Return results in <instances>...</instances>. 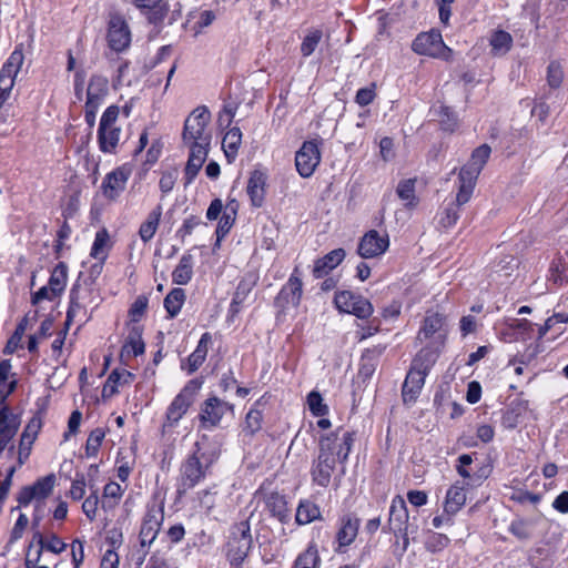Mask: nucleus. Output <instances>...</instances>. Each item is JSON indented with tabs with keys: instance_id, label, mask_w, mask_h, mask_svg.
Here are the masks:
<instances>
[{
	"instance_id": "1",
	"label": "nucleus",
	"mask_w": 568,
	"mask_h": 568,
	"mask_svg": "<svg viewBox=\"0 0 568 568\" xmlns=\"http://www.w3.org/2000/svg\"><path fill=\"white\" fill-rule=\"evenodd\" d=\"M219 456L220 454L215 449L202 450L200 443L196 442L194 450L187 455L180 466L178 495L181 497L199 485L206 477Z\"/></svg>"
},
{
	"instance_id": "2",
	"label": "nucleus",
	"mask_w": 568,
	"mask_h": 568,
	"mask_svg": "<svg viewBox=\"0 0 568 568\" xmlns=\"http://www.w3.org/2000/svg\"><path fill=\"white\" fill-rule=\"evenodd\" d=\"M211 113L205 105L197 106L185 119L182 141L189 150H195L197 153L209 152L212 140V132L209 129Z\"/></svg>"
},
{
	"instance_id": "3",
	"label": "nucleus",
	"mask_w": 568,
	"mask_h": 568,
	"mask_svg": "<svg viewBox=\"0 0 568 568\" xmlns=\"http://www.w3.org/2000/svg\"><path fill=\"white\" fill-rule=\"evenodd\" d=\"M338 433H331L329 435L322 436L318 445V456L313 460L311 467L312 481L323 488H326L332 478V474L336 466V458L334 452L336 448V440Z\"/></svg>"
},
{
	"instance_id": "4",
	"label": "nucleus",
	"mask_w": 568,
	"mask_h": 568,
	"mask_svg": "<svg viewBox=\"0 0 568 568\" xmlns=\"http://www.w3.org/2000/svg\"><path fill=\"white\" fill-rule=\"evenodd\" d=\"M131 3L140 11L141 16L151 24L156 32H161L164 21L174 24L182 16V4L176 1L173 8L165 0H131Z\"/></svg>"
},
{
	"instance_id": "5",
	"label": "nucleus",
	"mask_w": 568,
	"mask_h": 568,
	"mask_svg": "<svg viewBox=\"0 0 568 568\" xmlns=\"http://www.w3.org/2000/svg\"><path fill=\"white\" fill-rule=\"evenodd\" d=\"M412 50L416 54L427 55L447 62L453 59V50L445 44L442 33L437 29L418 33L412 42Z\"/></svg>"
},
{
	"instance_id": "6",
	"label": "nucleus",
	"mask_w": 568,
	"mask_h": 568,
	"mask_svg": "<svg viewBox=\"0 0 568 568\" xmlns=\"http://www.w3.org/2000/svg\"><path fill=\"white\" fill-rule=\"evenodd\" d=\"M253 539L248 521H241L233 527L227 541L226 557L231 566L240 568L252 548Z\"/></svg>"
},
{
	"instance_id": "7",
	"label": "nucleus",
	"mask_w": 568,
	"mask_h": 568,
	"mask_svg": "<svg viewBox=\"0 0 568 568\" xmlns=\"http://www.w3.org/2000/svg\"><path fill=\"white\" fill-rule=\"evenodd\" d=\"M203 381L193 378L189 381L182 390L174 397L166 409L165 426L174 427L185 415L190 406L194 402L196 393L201 389Z\"/></svg>"
},
{
	"instance_id": "8",
	"label": "nucleus",
	"mask_w": 568,
	"mask_h": 568,
	"mask_svg": "<svg viewBox=\"0 0 568 568\" xmlns=\"http://www.w3.org/2000/svg\"><path fill=\"white\" fill-rule=\"evenodd\" d=\"M24 61L23 44L19 43L0 70V109L11 95L14 80Z\"/></svg>"
},
{
	"instance_id": "9",
	"label": "nucleus",
	"mask_w": 568,
	"mask_h": 568,
	"mask_svg": "<svg viewBox=\"0 0 568 568\" xmlns=\"http://www.w3.org/2000/svg\"><path fill=\"white\" fill-rule=\"evenodd\" d=\"M303 295V282L298 267H295L287 282L282 286L274 300L280 314H286L291 307H298Z\"/></svg>"
},
{
	"instance_id": "10",
	"label": "nucleus",
	"mask_w": 568,
	"mask_h": 568,
	"mask_svg": "<svg viewBox=\"0 0 568 568\" xmlns=\"http://www.w3.org/2000/svg\"><path fill=\"white\" fill-rule=\"evenodd\" d=\"M334 304L339 312L353 314L361 320L368 318L374 311L367 298L352 291L336 292Z\"/></svg>"
},
{
	"instance_id": "11",
	"label": "nucleus",
	"mask_w": 568,
	"mask_h": 568,
	"mask_svg": "<svg viewBox=\"0 0 568 568\" xmlns=\"http://www.w3.org/2000/svg\"><path fill=\"white\" fill-rule=\"evenodd\" d=\"M55 484V475L49 474L39 478L30 486H24L18 494L19 506H28L32 500L37 503V508L44 506V499L50 496Z\"/></svg>"
},
{
	"instance_id": "12",
	"label": "nucleus",
	"mask_w": 568,
	"mask_h": 568,
	"mask_svg": "<svg viewBox=\"0 0 568 568\" xmlns=\"http://www.w3.org/2000/svg\"><path fill=\"white\" fill-rule=\"evenodd\" d=\"M164 520L163 505L156 506L152 504L148 506L146 513L143 517L141 529L139 532V540L142 548L150 547L156 539L162 524Z\"/></svg>"
},
{
	"instance_id": "13",
	"label": "nucleus",
	"mask_w": 568,
	"mask_h": 568,
	"mask_svg": "<svg viewBox=\"0 0 568 568\" xmlns=\"http://www.w3.org/2000/svg\"><path fill=\"white\" fill-rule=\"evenodd\" d=\"M234 413V405L222 400L217 396H210L201 405L199 419L205 429L216 427L222 417L227 413Z\"/></svg>"
},
{
	"instance_id": "14",
	"label": "nucleus",
	"mask_w": 568,
	"mask_h": 568,
	"mask_svg": "<svg viewBox=\"0 0 568 568\" xmlns=\"http://www.w3.org/2000/svg\"><path fill=\"white\" fill-rule=\"evenodd\" d=\"M106 39L109 47L115 52H122L130 47L131 30L122 16L115 13L110 17Z\"/></svg>"
},
{
	"instance_id": "15",
	"label": "nucleus",
	"mask_w": 568,
	"mask_h": 568,
	"mask_svg": "<svg viewBox=\"0 0 568 568\" xmlns=\"http://www.w3.org/2000/svg\"><path fill=\"white\" fill-rule=\"evenodd\" d=\"M321 162V152L315 141H305L295 154V166L302 178L313 175Z\"/></svg>"
},
{
	"instance_id": "16",
	"label": "nucleus",
	"mask_w": 568,
	"mask_h": 568,
	"mask_svg": "<svg viewBox=\"0 0 568 568\" xmlns=\"http://www.w3.org/2000/svg\"><path fill=\"white\" fill-rule=\"evenodd\" d=\"M359 525L361 519L355 514H346L339 518L335 537L337 542L335 551L337 554L345 552L346 547L354 542L358 535Z\"/></svg>"
},
{
	"instance_id": "17",
	"label": "nucleus",
	"mask_w": 568,
	"mask_h": 568,
	"mask_svg": "<svg viewBox=\"0 0 568 568\" xmlns=\"http://www.w3.org/2000/svg\"><path fill=\"white\" fill-rule=\"evenodd\" d=\"M131 171L125 166H120L105 175L101 184V191L104 197L115 201L125 190L126 182Z\"/></svg>"
},
{
	"instance_id": "18",
	"label": "nucleus",
	"mask_w": 568,
	"mask_h": 568,
	"mask_svg": "<svg viewBox=\"0 0 568 568\" xmlns=\"http://www.w3.org/2000/svg\"><path fill=\"white\" fill-rule=\"evenodd\" d=\"M19 427V416L12 414L8 406H2L0 409V455L4 449H8L10 453L14 450V445H10V443Z\"/></svg>"
},
{
	"instance_id": "19",
	"label": "nucleus",
	"mask_w": 568,
	"mask_h": 568,
	"mask_svg": "<svg viewBox=\"0 0 568 568\" xmlns=\"http://www.w3.org/2000/svg\"><path fill=\"white\" fill-rule=\"evenodd\" d=\"M408 510L405 500L397 496L392 500L389 507V518L387 526L383 527L384 532H393L395 536L398 531L409 529L408 526Z\"/></svg>"
},
{
	"instance_id": "20",
	"label": "nucleus",
	"mask_w": 568,
	"mask_h": 568,
	"mask_svg": "<svg viewBox=\"0 0 568 568\" xmlns=\"http://www.w3.org/2000/svg\"><path fill=\"white\" fill-rule=\"evenodd\" d=\"M389 245L388 236H381L375 230L368 231L359 241L357 252L363 258L383 254Z\"/></svg>"
},
{
	"instance_id": "21",
	"label": "nucleus",
	"mask_w": 568,
	"mask_h": 568,
	"mask_svg": "<svg viewBox=\"0 0 568 568\" xmlns=\"http://www.w3.org/2000/svg\"><path fill=\"white\" fill-rule=\"evenodd\" d=\"M426 375L409 367L406 378L402 386V397L406 405L414 404L419 397L425 385Z\"/></svg>"
},
{
	"instance_id": "22",
	"label": "nucleus",
	"mask_w": 568,
	"mask_h": 568,
	"mask_svg": "<svg viewBox=\"0 0 568 568\" xmlns=\"http://www.w3.org/2000/svg\"><path fill=\"white\" fill-rule=\"evenodd\" d=\"M480 172L468 162L460 169L458 174L459 189L457 192L459 203H467L470 200Z\"/></svg>"
},
{
	"instance_id": "23",
	"label": "nucleus",
	"mask_w": 568,
	"mask_h": 568,
	"mask_svg": "<svg viewBox=\"0 0 568 568\" xmlns=\"http://www.w3.org/2000/svg\"><path fill=\"white\" fill-rule=\"evenodd\" d=\"M266 181L267 175L261 170H254L250 175L246 192L254 207H261L264 204Z\"/></svg>"
},
{
	"instance_id": "24",
	"label": "nucleus",
	"mask_w": 568,
	"mask_h": 568,
	"mask_svg": "<svg viewBox=\"0 0 568 568\" xmlns=\"http://www.w3.org/2000/svg\"><path fill=\"white\" fill-rule=\"evenodd\" d=\"M34 545L38 546L41 554L49 551L55 555L63 552L68 547V545L57 536V534L52 532L45 536L40 530H36L33 532L29 548H32Z\"/></svg>"
},
{
	"instance_id": "25",
	"label": "nucleus",
	"mask_w": 568,
	"mask_h": 568,
	"mask_svg": "<svg viewBox=\"0 0 568 568\" xmlns=\"http://www.w3.org/2000/svg\"><path fill=\"white\" fill-rule=\"evenodd\" d=\"M345 255L346 253L344 248H335L325 254L323 257L317 258L314 263L313 276L315 278L325 277L331 271H333L343 262Z\"/></svg>"
},
{
	"instance_id": "26",
	"label": "nucleus",
	"mask_w": 568,
	"mask_h": 568,
	"mask_svg": "<svg viewBox=\"0 0 568 568\" xmlns=\"http://www.w3.org/2000/svg\"><path fill=\"white\" fill-rule=\"evenodd\" d=\"M440 354L439 346L432 344L423 347L413 358L410 367L420 372L424 375H428L433 366L436 364Z\"/></svg>"
},
{
	"instance_id": "27",
	"label": "nucleus",
	"mask_w": 568,
	"mask_h": 568,
	"mask_svg": "<svg viewBox=\"0 0 568 568\" xmlns=\"http://www.w3.org/2000/svg\"><path fill=\"white\" fill-rule=\"evenodd\" d=\"M143 327L139 324H130L129 333L121 348V358L124 356H139L145 351V344L142 338Z\"/></svg>"
},
{
	"instance_id": "28",
	"label": "nucleus",
	"mask_w": 568,
	"mask_h": 568,
	"mask_svg": "<svg viewBox=\"0 0 568 568\" xmlns=\"http://www.w3.org/2000/svg\"><path fill=\"white\" fill-rule=\"evenodd\" d=\"M466 503L465 484L455 483L446 493L444 510L447 515H456Z\"/></svg>"
},
{
	"instance_id": "29",
	"label": "nucleus",
	"mask_w": 568,
	"mask_h": 568,
	"mask_svg": "<svg viewBox=\"0 0 568 568\" xmlns=\"http://www.w3.org/2000/svg\"><path fill=\"white\" fill-rule=\"evenodd\" d=\"M266 508L273 517L277 518L282 524L290 520L291 515L287 508L285 496L278 493H271L265 500Z\"/></svg>"
},
{
	"instance_id": "30",
	"label": "nucleus",
	"mask_w": 568,
	"mask_h": 568,
	"mask_svg": "<svg viewBox=\"0 0 568 568\" xmlns=\"http://www.w3.org/2000/svg\"><path fill=\"white\" fill-rule=\"evenodd\" d=\"M134 375L130 373L129 371H122L114 369L111 372V374L108 376L106 382L103 385L102 388V397L103 398H110L118 394V386L120 384H129L132 382Z\"/></svg>"
},
{
	"instance_id": "31",
	"label": "nucleus",
	"mask_w": 568,
	"mask_h": 568,
	"mask_svg": "<svg viewBox=\"0 0 568 568\" xmlns=\"http://www.w3.org/2000/svg\"><path fill=\"white\" fill-rule=\"evenodd\" d=\"M444 322L445 317L442 314L427 313L423 321V325L417 334V339L419 342H423L425 339L430 338L436 333H439L442 331Z\"/></svg>"
},
{
	"instance_id": "32",
	"label": "nucleus",
	"mask_w": 568,
	"mask_h": 568,
	"mask_svg": "<svg viewBox=\"0 0 568 568\" xmlns=\"http://www.w3.org/2000/svg\"><path fill=\"white\" fill-rule=\"evenodd\" d=\"M209 152L201 151L197 153L195 150H190L189 159L184 169V186L187 187L196 178L203 163L207 158Z\"/></svg>"
},
{
	"instance_id": "33",
	"label": "nucleus",
	"mask_w": 568,
	"mask_h": 568,
	"mask_svg": "<svg viewBox=\"0 0 568 568\" xmlns=\"http://www.w3.org/2000/svg\"><path fill=\"white\" fill-rule=\"evenodd\" d=\"M193 276V256L185 253L181 256L179 264L172 272V281L178 285H186Z\"/></svg>"
},
{
	"instance_id": "34",
	"label": "nucleus",
	"mask_w": 568,
	"mask_h": 568,
	"mask_svg": "<svg viewBox=\"0 0 568 568\" xmlns=\"http://www.w3.org/2000/svg\"><path fill=\"white\" fill-rule=\"evenodd\" d=\"M334 433H338V439L336 440V448L334 457L341 463H345L348 458L352 447L355 442V432L343 430L342 428L336 429Z\"/></svg>"
},
{
	"instance_id": "35",
	"label": "nucleus",
	"mask_w": 568,
	"mask_h": 568,
	"mask_svg": "<svg viewBox=\"0 0 568 568\" xmlns=\"http://www.w3.org/2000/svg\"><path fill=\"white\" fill-rule=\"evenodd\" d=\"M162 216V205H156L140 225L139 235L144 243L151 241L158 230Z\"/></svg>"
},
{
	"instance_id": "36",
	"label": "nucleus",
	"mask_w": 568,
	"mask_h": 568,
	"mask_svg": "<svg viewBox=\"0 0 568 568\" xmlns=\"http://www.w3.org/2000/svg\"><path fill=\"white\" fill-rule=\"evenodd\" d=\"M121 128L98 129L99 149L103 153H113L119 144Z\"/></svg>"
},
{
	"instance_id": "37",
	"label": "nucleus",
	"mask_w": 568,
	"mask_h": 568,
	"mask_svg": "<svg viewBox=\"0 0 568 568\" xmlns=\"http://www.w3.org/2000/svg\"><path fill=\"white\" fill-rule=\"evenodd\" d=\"M317 519H321L320 507L308 499L301 500L296 509L295 521L298 525H307Z\"/></svg>"
},
{
	"instance_id": "38",
	"label": "nucleus",
	"mask_w": 568,
	"mask_h": 568,
	"mask_svg": "<svg viewBox=\"0 0 568 568\" xmlns=\"http://www.w3.org/2000/svg\"><path fill=\"white\" fill-rule=\"evenodd\" d=\"M68 280V266L64 262L58 263L51 272L48 285L52 295H61Z\"/></svg>"
},
{
	"instance_id": "39",
	"label": "nucleus",
	"mask_w": 568,
	"mask_h": 568,
	"mask_svg": "<svg viewBox=\"0 0 568 568\" xmlns=\"http://www.w3.org/2000/svg\"><path fill=\"white\" fill-rule=\"evenodd\" d=\"M108 91V78L101 74H92L87 90V98L102 102L106 97Z\"/></svg>"
},
{
	"instance_id": "40",
	"label": "nucleus",
	"mask_w": 568,
	"mask_h": 568,
	"mask_svg": "<svg viewBox=\"0 0 568 568\" xmlns=\"http://www.w3.org/2000/svg\"><path fill=\"white\" fill-rule=\"evenodd\" d=\"M534 526V519L516 518L510 523L508 531L518 540L526 541L532 538Z\"/></svg>"
},
{
	"instance_id": "41",
	"label": "nucleus",
	"mask_w": 568,
	"mask_h": 568,
	"mask_svg": "<svg viewBox=\"0 0 568 568\" xmlns=\"http://www.w3.org/2000/svg\"><path fill=\"white\" fill-rule=\"evenodd\" d=\"M70 295L73 297H79V301L87 306L91 304L94 306L98 305L97 296H94V288L91 286V283H88V280L81 283L79 277L72 285Z\"/></svg>"
},
{
	"instance_id": "42",
	"label": "nucleus",
	"mask_w": 568,
	"mask_h": 568,
	"mask_svg": "<svg viewBox=\"0 0 568 568\" xmlns=\"http://www.w3.org/2000/svg\"><path fill=\"white\" fill-rule=\"evenodd\" d=\"M185 302V292L182 288H173L165 296L163 305L169 318H174L180 313Z\"/></svg>"
},
{
	"instance_id": "43",
	"label": "nucleus",
	"mask_w": 568,
	"mask_h": 568,
	"mask_svg": "<svg viewBox=\"0 0 568 568\" xmlns=\"http://www.w3.org/2000/svg\"><path fill=\"white\" fill-rule=\"evenodd\" d=\"M242 141V132L240 128L235 126L230 129L223 138L222 145L224 149L225 156L230 161L237 154L239 148Z\"/></svg>"
},
{
	"instance_id": "44",
	"label": "nucleus",
	"mask_w": 568,
	"mask_h": 568,
	"mask_svg": "<svg viewBox=\"0 0 568 568\" xmlns=\"http://www.w3.org/2000/svg\"><path fill=\"white\" fill-rule=\"evenodd\" d=\"M415 179L403 180L396 187V193L402 201H405L406 207H414L418 203V199L415 194Z\"/></svg>"
},
{
	"instance_id": "45",
	"label": "nucleus",
	"mask_w": 568,
	"mask_h": 568,
	"mask_svg": "<svg viewBox=\"0 0 568 568\" xmlns=\"http://www.w3.org/2000/svg\"><path fill=\"white\" fill-rule=\"evenodd\" d=\"M255 285V281L251 277H245L240 281L234 296L231 303V311L236 313L239 312V307L245 302L246 297L251 293Z\"/></svg>"
},
{
	"instance_id": "46",
	"label": "nucleus",
	"mask_w": 568,
	"mask_h": 568,
	"mask_svg": "<svg viewBox=\"0 0 568 568\" xmlns=\"http://www.w3.org/2000/svg\"><path fill=\"white\" fill-rule=\"evenodd\" d=\"M260 404L257 400L254 406L247 412L244 420L243 432L250 436H254L262 428L263 414L256 406Z\"/></svg>"
},
{
	"instance_id": "47",
	"label": "nucleus",
	"mask_w": 568,
	"mask_h": 568,
	"mask_svg": "<svg viewBox=\"0 0 568 568\" xmlns=\"http://www.w3.org/2000/svg\"><path fill=\"white\" fill-rule=\"evenodd\" d=\"M110 235L106 229H101L95 233V237L91 247L90 255L97 260L104 262L106 260L105 248L109 244Z\"/></svg>"
},
{
	"instance_id": "48",
	"label": "nucleus",
	"mask_w": 568,
	"mask_h": 568,
	"mask_svg": "<svg viewBox=\"0 0 568 568\" xmlns=\"http://www.w3.org/2000/svg\"><path fill=\"white\" fill-rule=\"evenodd\" d=\"M320 562L317 547L312 544L304 552L298 555L294 562V568H318Z\"/></svg>"
},
{
	"instance_id": "49",
	"label": "nucleus",
	"mask_w": 568,
	"mask_h": 568,
	"mask_svg": "<svg viewBox=\"0 0 568 568\" xmlns=\"http://www.w3.org/2000/svg\"><path fill=\"white\" fill-rule=\"evenodd\" d=\"M489 43L495 54H504L509 51L513 39L508 32L498 30L493 33Z\"/></svg>"
},
{
	"instance_id": "50",
	"label": "nucleus",
	"mask_w": 568,
	"mask_h": 568,
	"mask_svg": "<svg viewBox=\"0 0 568 568\" xmlns=\"http://www.w3.org/2000/svg\"><path fill=\"white\" fill-rule=\"evenodd\" d=\"M464 204L458 202V194H456V199L444 209L439 221L440 225L443 227L454 226L459 219L460 206Z\"/></svg>"
},
{
	"instance_id": "51",
	"label": "nucleus",
	"mask_w": 568,
	"mask_h": 568,
	"mask_svg": "<svg viewBox=\"0 0 568 568\" xmlns=\"http://www.w3.org/2000/svg\"><path fill=\"white\" fill-rule=\"evenodd\" d=\"M323 32L318 29L311 30L301 43V53L304 58L310 57L316 50L321 42Z\"/></svg>"
},
{
	"instance_id": "52",
	"label": "nucleus",
	"mask_w": 568,
	"mask_h": 568,
	"mask_svg": "<svg viewBox=\"0 0 568 568\" xmlns=\"http://www.w3.org/2000/svg\"><path fill=\"white\" fill-rule=\"evenodd\" d=\"M440 128L446 132H454L458 126L456 113L446 105L439 106L438 110Z\"/></svg>"
},
{
	"instance_id": "53",
	"label": "nucleus",
	"mask_w": 568,
	"mask_h": 568,
	"mask_svg": "<svg viewBox=\"0 0 568 568\" xmlns=\"http://www.w3.org/2000/svg\"><path fill=\"white\" fill-rule=\"evenodd\" d=\"M104 436H105V433L102 428H95L89 434V437L85 443L87 457L97 456Z\"/></svg>"
},
{
	"instance_id": "54",
	"label": "nucleus",
	"mask_w": 568,
	"mask_h": 568,
	"mask_svg": "<svg viewBox=\"0 0 568 568\" xmlns=\"http://www.w3.org/2000/svg\"><path fill=\"white\" fill-rule=\"evenodd\" d=\"M307 404H308L310 412L315 417H323L328 413L327 405L323 403L322 395L316 390H312L307 395Z\"/></svg>"
},
{
	"instance_id": "55",
	"label": "nucleus",
	"mask_w": 568,
	"mask_h": 568,
	"mask_svg": "<svg viewBox=\"0 0 568 568\" xmlns=\"http://www.w3.org/2000/svg\"><path fill=\"white\" fill-rule=\"evenodd\" d=\"M450 542V539L439 532H432L426 541H425V548L433 554L439 552L444 550Z\"/></svg>"
},
{
	"instance_id": "56",
	"label": "nucleus",
	"mask_w": 568,
	"mask_h": 568,
	"mask_svg": "<svg viewBox=\"0 0 568 568\" xmlns=\"http://www.w3.org/2000/svg\"><path fill=\"white\" fill-rule=\"evenodd\" d=\"M490 153V146L488 144H481L473 151L468 163L474 165L475 169L481 171L488 161Z\"/></svg>"
},
{
	"instance_id": "57",
	"label": "nucleus",
	"mask_w": 568,
	"mask_h": 568,
	"mask_svg": "<svg viewBox=\"0 0 568 568\" xmlns=\"http://www.w3.org/2000/svg\"><path fill=\"white\" fill-rule=\"evenodd\" d=\"M122 493H123V490L118 483H115V481L108 483L103 488V497H104V499L112 498V499H114V503L111 504L108 500H102V508L110 509V508L114 507L118 499H120V497L122 496Z\"/></svg>"
},
{
	"instance_id": "58",
	"label": "nucleus",
	"mask_w": 568,
	"mask_h": 568,
	"mask_svg": "<svg viewBox=\"0 0 568 568\" xmlns=\"http://www.w3.org/2000/svg\"><path fill=\"white\" fill-rule=\"evenodd\" d=\"M149 304V300L145 295H139L135 301L132 303L129 310V316L131 318V324H138L141 317L146 312Z\"/></svg>"
},
{
	"instance_id": "59",
	"label": "nucleus",
	"mask_w": 568,
	"mask_h": 568,
	"mask_svg": "<svg viewBox=\"0 0 568 568\" xmlns=\"http://www.w3.org/2000/svg\"><path fill=\"white\" fill-rule=\"evenodd\" d=\"M70 302L67 311L65 326L67 328L71 325L74 318L80 314L87 315V305L79 301V297L69 295Z\"/></svg>"
},
{
	"instance_id": "60",
	"label": "nucleus",
	"mask_w": 568,
	"mask_h": 568,
	"mask_svg": "<svg viewBox=\"0 0 568 568\" xmlns=\"http://www.w3.org/2000/svg\"><path fill=\"white\" fill-rule=\"evenodd\" d=\"M119 114L120 108L118 105L113 104L108 106L100 119L99 129L104 130L105 128H118L116 120Z\"/></svg>"
},
{
	"instance_id": "61",
	"label": "nucleus",
	"mask_w": 568,
	"mask_h": 568,
	"mask_svg": "<svg viewBox=\"0 0 568 568\" xmlns=\"http://www.w3.org/2000/svg\"><path fill=\"white\" fill-rule=\"evenodd\" d=\"M235 220L236 217L231 214H222L215 230L217 242H221L229 234L235 223Z\"/></svg>"
},
{
	"instance_id": "62",
	"label": "nucleus",
	"mask_w": 568,
	"mask_h": 568,
	"mask_svg": "<svg viewBox=\"0 0 568 568\" xmlns=\"http://www.w3.org/2000/svg\"><path fill=\"white\" fill-rule=\"evenodd\" d=\"M179 171L178 169H172L170 171H166L162 174L160 181H159V187L163 194L170 193L178 180Z\"/></svg>"
},
{
	"instance_id": "63",
	"label": "nucleus",
	"mask_w": 568,
	"mask_h": 568,
	"mask_svg": "<svg viewBox=\"0 0 568 568\" xmlns=\"http://www.w3.org/2000/svg\"><path fill=\"white\" fill-rule=\"evenodd\" d=\"M564 73L557 62H550L547 69V82L550 88L557 89L562 82Z\"/></svg>"
},
{
	"instance_id": "64",
	"label": "nucleus",
	"mask_w": 568,
	"mask_h": 568,
	"mask_svg": "<svg viewBox=\"0 0 568 568\" xmlns=\"http://www.w3.org/2000/svg\"><path fill=\"white\" fill-rule=\"evenodd\" d=\"M98 505H99V496H98V490L95 489L90 494L89 497L85 498V500L82 504V510L85 514V516L88 517V519L91 521L94 520V518L97 516Z\"/></svg>"
}]
</instances>
